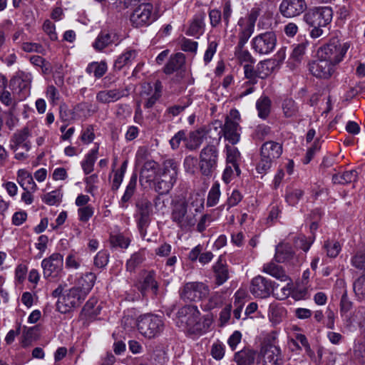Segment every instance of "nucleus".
I'll return each instance as SVG.
<instances>
[{
    "label": "nucleus",
    "mask_w": 365,
    "mask_h": 365,
    "mask_svg": "<svg viewBox=\"0 0 365 365\" xmlns=\"http://www.w3.org/2000/svg\"><path fill=\"white\" fill-rule=\"evenodd\" d=\"M204 208V199L198 193L191 194L187 200H179L172 203L171 220L180 229L187 230L196 222V214Z\"/></svg>",
    "instance_id": "obj_1"
},
{
    "label": "nucleus",
    "mask_w": 365,
    "mask_h": 365,
    "mask_svg": "<svg viewBox=\"0 0 365 365\" xmlns=\"http://www.w3.org/2000/svg\"><path fill=\"white\" fill-rule=\"evenodd\" d=\"M332 15V9L329 6L314 8L304 14V21L312 28L309 34L312 38L323 35L322 29L331 21Z\"/></svg>",
    "instance_id": "obj_2"
},
{
    "label": "nucleus",
    "mask_w": 365,
    "mask_h": 365,
    "mask_svg": "<svg viewBox=\"0 0 365 365\" xmlns=\"http://www.w3.org/2000/svg\"><path fill=\"white\" fill-rule=\"evenodd\" d=\"M178 317L182 323L185 324L188 331L192 334L205 332L211 323L210 319L207 317L204 322H201L200 312L194 305H187L180 308L178 312Z\"/></svg>",
    "instance_id": "obj_3"
},
{
    "label": "nucleus",
    "mask_w": 365,
    "mask_h": 365,
    "mask_svg": "<svg viewBox=\"0 0 365 365\" xmlns=\"http://www.w3.org/2000/svg\"><path fill=\"white\" fill-rule=\"evenodd\" d=\"M220 142V135H216L200 151L199 166L203 175H211L217 167Z\"/></svg>",
    "instance_id": "obj_4"
},
{
    "label": "nucleus",
    "mask_w": 365,
    "mask_h": 365,
    "mask_svg": "<svg viewBox=\"0 0 365 365\" xmlns=\"http://www.w3.org/2000/svg\"><path fill=\"white\" fill-rule=\"evenodd\" d=\"M349 47V42H341L337 38H333L317 49V56L336 66L344 60Z\"/></svg>",
    "instance_id": "obj_5"
},
{
    "label": "nucleus",
    "mask_w": 365,
    "mask_h": 365,
    "mask_svg": "<svg viewBox=\"0 0 365 365\" xmlns=\"http://www.w3.org/2000/svg\"><path fill=\"white\" fill-rule=\"evenodd\" d=\"M220 127V123L215 122L207 126L200 128L185 135V148L190 150H195L200 148L204 140H210L216 135H220V132H217V128Z\"/></svg>",
    "instance_id": "obj_6"
},
{
    "label": "nucleus",
    "mask_w": 365,
    "mask_h": 365,
    "mask_svg": "<svg viewBox=\"0 0 365 365\" xmlns=\"http://www.w3.org/2000/svg\"><path fill=\"white\" fill-rule=\"evenodd\" d=\"M139 332L146 338L153 339L160 334L164 329L163 320L154 314H145L138 319Z\"/></svg>",
    "instance_id": "obj_7"
},
{
    "label": "nucleus",
    "mask_w": 365,
    "mask_h": 365,
    "mask_svg": "<svg viewBox=\"0 0 365 365\" xmlns=\"http://www.w3.org/2000/svg\"><path fill=\"white\" fill-rule=\"evenodd\" d=\"M240 115L237 110H232L230 115L227 116L225 124L217 128V132L223 133L225 140H227L232 145L237 144L240 138L239 120ZM219 123V121H217ZM220 123H221L220 122ZM222 135H220V138Z\"/></svg>",
    "instance_id": "obj_8"
},
{
    "label": "nucleus",
    "mask_w": 365,
    "mask_h": 365,
    "mask_svg": "<svg viewBox=\"0 0 365 365\" xmlns=\"http://www.w3.org/2000/svg\"><path fill=\"white\" fill-rule=\"evenodd\" d=\"M85 296L77 287H73L64 292L60 299H58L56 306L61 313H67L73 308L79 307L85 300Z\"/></svg>",
    "instance_id": "obj_9"
},
{
    "label": "nucleus",
    "mask_w": 365,
    "mask_h": 365,
    "mask_svg": "<svg viewBox=\"0 0 365 365\" xmlns=\"http://www.w3.org/2000/svg\"><path fill=\"white\" fill-rule=\"evenodd\" d=\"M207 285L200 282H187L180 289V297L185 302H198L208 296Z\"/></svg>",
    "instance_id": "obj_10"
},
{
    "label": "nucleus",
    "mask_w": 365,
    "mask_h": 365,
    "mask_svg": "<svg viewBox=\"0 0 365 365\" xmlns=\"http://www.w3.org/2000/svg\"><path fill=\"white\" fill-rule=\"evenodd\" d=\"M277 45V36L274 31H266L255 36L251 40L253 51L259 55H267L272 52Z\"/></svg>",
    "instance_id": "obj_11"
},
{
    "label": "nucleus",
    "mask_w": 365,
    "mask_h": 365,
    "mask_svg": "<svg viewBox=\"0 0 365 365\" xmlns=\"http://www.w3.org/2000/svg\"><path fill=\"white\" fill-rule=\"evenodd\" d=\"M63 266V255L60 253H53L41 262L43 277L50 280L58 277L62 272Z\"/></svg>",
    "instance_id": "obj_12"
},
{
    "label": "nucleus",
    "mask_w": 365,
    "mask_h": 365,
    "mask_svg": "<svg viewBox=\"0 0 365 365\" xmlns=\"http://www.w3.org/2000/svg\"><path fill=\"white\" fill-rule=\"evenodd\" d=\"M308 69L314 77L327 80L335 73L336 66L325 58L317 56V59L308 63Z\"/></svg>",
    "instance_id": "obj_13"
},
{
    "label": "nucleus",
    "mask_w": 365,
    "mask_h": 365,
    "mask_svg": "<svg viewBox=\"0 0 365 365\" xmlns=\"http://www.w3.org/2000/svg\"><path fill=\"white\" fill-rule=\"evenodd\" d=\"M155 19L151 4H142L130 15V22L136 28L150 25Z\"/></svg>",
    "instance_id": "obj_14"
},
{
    "label": "nucleus",
    "mask_w": 365,
    "mask_h": 365,
    "mask_svg": "<svg viewBox=\"0 0 365 365\" xmlns=\"http://www.w3.org/2000/svg\"><path fill=\"white\" fill-rule=\"evenodd\" d=\"M138 227L143 237L146 232V227L150 222V215L152 213L151 202L146 197H142L135 203Z\"/></svg>",
    "instance_id": "obj_15"
},
{
    "label": "nucleus",
    "mask_w": 365,
    "mask_h": 365,
    "mask_svg": "<svg viewBox=\"0 0 365 365\" xmlns=\"http://www.w3.org/2000/svg\"><path fill=\"white\" fill-rule=\"evenodd\" d=\"M264 365H282L284 361L280 347L274 343H264L260 350Z\"/></svg>",
    "instance_id": "obj_16"
},
{
    "label": "nucleus",
    "mask_w": 365,
    "mask_h": 365,
    "mask_svg": "<svg viewBox=\"0 0 365 365\" xmlns=\"http://www.w3.org/2000/svg\"><path fill=\"white\" fill-rule=\"evenodd\" d=\"M274 258L278 263H286L292 266H297L300 264L291 245L284 242L276 246Z\"/></svg>",
    "instance_id": "obj_17"
},
{
    "label": "nucleus",
    "mask_w": 365,
    "mask_h": 365,
    "mask_svg": "<svg viewBox=\"0 0 365 365\" xmlns=\"http://www.w3.org/2000/svg\"><path fill=\"white\" fill-rule=\"evenodd\" d=\"M162 83L157 81L153 86L149 83H144L142 85L140 97L145 101L144 106L147 108H152L159 100L162 95Z\"/></svg>",
    "instance_id": "obj_18"
},
{
    "label": "nucleus",
    "mask_w": 365,
    "mask_h": 365,
    "mask_svg": "<svg viewBox=\"0 0 365 365\" xmlns=\"http://www.w3.org/2000/svg\"><path fill=\"white\" fill-rule=\"evenodd\" d=\"M306 9L304 0H282L279 10L284 17L292 18L302 14Z\"/></svg>",
    "instance_id": "obj_19"
},
{
    "label": "nucleus",
    "mask_w": 365,
    "mask_h": 365,
    "mask_svg": "<svg viewBox=\"0 0 365 365\" xmlns=\"http://www.w3.org/2000/svg\"><path fill=\"white\" fill-rule=\"evenodd\" d=\"M272 282L265 277L258 275L251 282L250 292L256 297L266 298L272 292Z\"/></svg>",
    "instance_id": "obj_20"
},
{
    "label": "nucleus",
    "mask_w": 365,
    "mask_h": 365,
    "mask_svg": "<svg viewBox=\"0 0 365 365\" xmlns=\"http://www.w3.org/2000/svg\"><path fill=\"white\" fill-rule=\"evenodd\" d=\"M128 96L127 88H113L102 90L96 93V101L103 104H109L115 103L123 97Z\"/></svg>",
    "instance_id": "obj_21"
},
{
    "label": "nucleus",
    "mask_w": 365,
    "mask_h": 365,
    "mask_svg": "<svg viewBox=\"0 0 365 365\" xmlns=\"http://www.w3.org/2000/svg\"><path fill=\"white\" fill-rule=\"evenodd\" d=\"M31 136V131L28 127L17 130L12 136L11 140V148L14 151L23 149L28 152L31 148V143L29 138Z\"/></svg>",
    "instance_id": "obj_22"
},
{
    "label": "nucleus",
    "mask_w": 365,
    "mask_h": 365,
    "mask_svg": "<svg viewBox=\"0 0 365 365\" xmlns=\"http://www.w3.org/2000/svg\"><path fill=\"white\" fill-rule=\"evenodd\" d=\"M158 282L156 279V273L153 270L145 272L142 281L138 283V289L142 293L145 294L148 291H151L156 295L158 292Z\"/></svg>",
    "instance_id": "obj_23"
},
{
    "label": "nucleus",
    "mask_w": 365,
    "mask_h": 365,
    "mask_svg": "<svg viewBox=\"0 0 365 365\" xmlns=\"http://www.w3.org/2000/svg\"><path fill=\"white\" fill-rule=\"evenodd\" d=\"M205 17L206 14L203 11L196 14L186 31V34L198 38L205 31Z\"/></svg>",
    "instance_id": "obj_24"
},
{
    "label": "nucleus",
    "mask_w": 365,
    "mask_h": 365,
    "mask_svg": "<svg viewBox=\"0 0 365 365\" xmlns=\"http://www.w3.org/2000/svg\"><path fill=\"white\" fill-rule=\"evenodd\" d=\"M138 175L133 173L128 185L125 187V192L118 202V205L121 209L126 210L136 191Z\"/></svg>",
    "instance_id": "obj_25"
},
{
    "label": "nucleus",
    "mask_w": 365,
    "mask_h": 365,
    "mask_svg": "<svg viewBox=\"0 0 365 365\" xmlns=\"http://www.w3.org/2000/svg\"><path fill=\"white\" fill-rule=\"evenodd\" d=\"M158 163L153 160L146 161L140 171V182L144 186L145 184L150 185L156 178Z\"/></svg>",
    "instance_id": "obj_26"
},
{
    "label": "nucleus",
    "mask_w": 365,
    "mask_h": 365,
    "mask_svg": "<svg viewBox=\"0 0 365 365\" xmlns=\"http://www.w3.org/2000/svg\"><path fill=\"white\" fill-rule=\"evenodd\" d=\"M282 153V144L275 141H267L262 144L260 148V155L273 160L279 158Z\"/></svg>",
    "instance_id": "obj_27"
},
{
    "label": "nucleus",
    "mask_w": 365,
    "mask_h": 365,
    "mask_svg": "<svg viewBox=\"0 0 365 365\" xmlns=\"http://www.w3.org/2000/svg\"><path fill=\"white\" fill-rule=\"evenodd\" d=\"M118 41V36L114 32L101 31L93 43V47L98 51H103L105 48Z\"/></svg>",
    "instance_id": "obj_28"
},
{
    "label": "nucleus",
    "mask_w": 365,
    "mask_h": 365,
    "mask_svg": "<svg viewBox=\"0 0 365 365\" xmlns=\"http://www.w3.org/2000/svg\"><path fill=\"white\" fill-rule=\"evenodd\" d=\"M237 44H240V47L245 46L255 31V26L240 19L237 21Z\"/></svg>",
    "instance_id": "obj_29"
},
{
    "label": "nucleus",
    "mask_w": 365,
    "mask_h": 365,
    "mask_svg": "<svg viewBox=\"0 0 365 365\" xmlns=\"http://www.w3.org/2000/svg\"><path fill=\"white\" fill-rule=\"evenodd\" d=\"M31 81V73L21 71L10 81V84L13 86H17L21 92L26 94L30 90Z\"/></svg>",
    "instance_id": "obj_30"
},
{
    "label": "nucleus",
    "mask_w": 365,
    "mask_h": 365,
    "mask_svg": "<svg viewBox=\"0 0 365 365\" xmlns=\"http://www.w3.org/2000/svg\"><path fill=\"white\" fill-rule=\"evenodd\" d=\"M96 279V276L94 273L87 272L77 279L74 287L87 297L94 285Z\"/></svg>",
    "instance_id": "obj_31"
},
{
    "label": "nucleus",
    "mask_w": 365,
    "mask_h": 365,
    "mask_svg": "<svg viewBox=\"0 0 365 365\" xmlns=\"http://www.w3.org/2000/svg\"><path fill=\"white\" fill-rule=\"evenodd\" d=\"M176 180L158 174L154 181L155 190L160 195L167 194L175 183Z\"/></svg>",
    "instance_id": "obj_32"
},
{
    "label": "nucleus",
    "mask_w": 365,
    "mask_h": 365,
    "mask_svg": "<svg viewBox=\"0 0 365 365\" xmlns=\"http://www.w3.org/2000/svg\"><path fill=\"white\" fill-rule=\"evenodd\" d=\"M16 180L24 190L36 191L37 190V185L31 174L25 169H21L17 172Z\"/></svg>",
    "instance_id": "obj_33"
},
{
    "label": "nucleus",
    "mask_w": 365,
    "mask_h": 365,
    "mask_svg": "<svg viewBox=\"0 0 365 365\" xmlns=\"http://www.w3.org/2000/svg\"><path fill=\"white\" fill-rule=\"evenodd\" d=\"M212 269L217 285H222L228 279L229 271L227 265L222 262L221 258L213 265Z\"/></svg>",
    "instance_id": "obj_34"
},
{
    "label": "nucleus",
    "mask_w": 365,
    "mask_h": 365,
    "mask_svg": "<svg viewBox=\"0 0 365 365\" xmlns=\"http://www.w3.org/2000/svg\"><path fill=\"white\" fill-rule=\"evenodd\" d=\"M277 64V61L274 59H267L259 61L256 66L258 78L262 79L267 78L274 71Z\"/></svg>",
    "instance_id": "obj_35"
},
{
    "label": "nucleus",
    "mask_w": 365,
    "mask_h": 365,
    "mask_svg": "<svg viewBox=\"0 0 365 365\" xmlns=\"http://www.w3.org/2000/svg\"><path fill=\"white\" fill-rule=\"evenodd\" d=\"M185 57L182 53H178L171 56L164 67V73L171 74L175 71L180 69L185 64Z\"/></svg>",
    "instance_id": "obj_36"
},
{
    "label": "nucleus",
    "mask_w": 365,
    "mask_h": 365,
    "mask_svg": "<svg viewBox=\"0 0 365 365\" xmlns=\"http://www.w3.org/2000/svg\"><path fill=\"white\" fill-rule=\"evenodd\" d=\"M263 272L272 276L273 277L282 281L286 282L289 280V277L286 274L282 267L274 262L264 264L262 269Z\"/></svg>",
    "instance_id": "obj_37"
},
{
    "label": "nucleus",
    "mask_w": 365,
    "mask_h": 365,
    "mask_svg": "<svg viewBox=\"0 0 365 365\" xmlns=\"http://www.w3.org/2000/svg\"><path fill=\"white\" fill-rule=\"evenodd\" d=\"M255 351L245 348L235 353V361L237 365H252L255 359Z\"/></svg>",
    "instance_id": "obj_38"
},
{
    "label": "nucleus",
    "mask_w": 365,
    "mask_h": 365,
    "mask_svg": "<svg viewBox=\"0 0 365 365\" xmlns=\"http://www.w3.org/2000/svg\"><path fill=\"white\" fill-rule=\"evenodd\" d=\"M358 178V173L355 170L336 173L332 176V182L334 184L346 185L355 182Z\"/></svg>",
    "instance_id": "obj_39"
},
{
    "label": "nucleus",
    "mask_w": 365,
    "mask_h": 365,
    "mask_svg": "<svg viewBox=\"0 0 365 365\" xmlns=\"http://www.w3.org/2000/svg\"><path fill=\"white\" fill-rule=\"evenodd\" d=\"M225 150L227 154V163H231L236 172L237 175H240V169L238 165V161L240 158V153L237 148L230 146L229 145H225Z\"/></svg>",
    "instance_id": "obj_40"
},
{
    "label": "nucleus",
    "mask_w": 365,
    "mask_h": 365,
    "mask_svg": "<svg viewBox=\"0 0 365 365\" xmlns=\"http://www.w3.org/2000/svg\"><path fill=\"white\" fill-rule=\"evenodd\" d=\"M178 167V163L173 159H166L163 163L159 174L176 180Z\"/></svg>",
    "instance_id": "obj_41"
},
{
    "label": "nucleus",
    "mask_w": 365,
    "mask_h": 365,
    "mask_svg": "<svg viewBox=\"0 0 365 365\" xmlns=\"http://www.w3.org/2000/svg\"><path fill=\"white\" fill-rule=\"evenodd\" d=\"M96 304L97 300L96 299H90L83 307L81 316L87 319H91L99 314L101 308Z\"/></svg>",
    "instance_id": "obj_42"
},
{
    "label": "nucleus",
    "mask_w": 365,
    "mask_h": 365,
    "mask_svg": "<svg viewBox=\"0 0 365 365\" xmlns=\"http://www.w3.org/2000/svg\"><path fill=\"white\" fill-rule=\"evenodd\" d=\"M108 70L107 64L105 61L90 63L86 67V71L88 74H93L96 78H101Z\"/></svg>",
    "instance_id": "obj_43"
},
{
    "label": "nucleus",
    "mask_w": 365,
    "mask_h": 365,
    "mask_svg": "<svg viewBox=\"0 0 365 365\" xmlns=\"http://www.w3.org/2000/svg\"><path fill=\"white\" fill-rule=\"evenodd\" d=\"M282 108L285 118H296L299 115V107L292 98L284 99L282 104Z\"/></svg>",
    "instance_id": "obj_44"
},
{
    "label": "nucleus",
    "mask_w": 365,
    "mask_h": 365,
    "mask_svg": "<svg viewBox=\"0 0 365 365\" xmlns=\"http://www.w3.org/2000/svg\"><path fill=\"white\" fill-rule=\"evenodd\" d=\"M256 108L259 117L265 119L270 113L271 100L267 96H261L257 101Z\"/></svg>",
    "instance_id": "obj_45"
},
{
    "label": "nucleus",
    "mask_w": 365,
    "mask_h": 365,
    "mask_svg": "<svg viewBox=\"0 0 365 365\" xmlns=\"http://www.w3.org/2000/svg\"><path fill=\"white\" fill-rule=\"evenodd\" d=\"M145 259V250L141 249L133 253L130 258L126 262V269L129 272H133L142 264Z\"/></svg>",
    "instance_id": "obj_46"
},
{
    "label": "nucleus",
    "mask_w": 365,
    "mask_h": 365,
    "mask_svg": "<svg viewBox=\"0 0 365 365\" xmlns=\"http://www.w3.org/2000/svg\"><path fill=\"white\" fill-rule=\"evenodd\" d=\"M98 150V148L92 149L81 163L82 169L86 175L91 173L93 170V166L97 159Z\"/></svg>",
    "instance_id": "obj_47"
},
{
    "label": "nucleus",
    "mask_w": 365,
    "mask_h": 365,
    "mask_svg": "<svg viewBox=\"0 0 365 365\" xmlns=\"http://www.w3.org/2000/svg\"><path fill=\"white\" fill-rule=\"evenodd\" d=\"M136 57L135 50H128L118 56L114 63V67L120 70L123 66L130 63Z\"/></svg>",
    "instance_id": "obj_48"
},
{
    "label": "nucleus",
    "mask_w": 365,
    "mask_h": 365,
    "mask_svg": "<svg viewBox=\"0 0 365 365\" xmlns=\"http://www.w3.org/2000/svg\"><path fill=\"white\" fill-rule=\"evenodd\" d=\"M245 77L247 79L244 85L255 86L257 83L258 73L256 68L250 64H245L243 66Z\"/></svg>",
    "instance_id": "obj_49"
},
{
    "label": "nucleus",
    "mask_w": 365,
    "mask_h": 365,
    "mask_svg": "<svg viewBox=\"0 0 365 365\" xmlns=\"http://www.w3.org/2000/svg\"><path fill=\"white\" fill-rule=\"evenodd\" d=\"M244 47L245 46L240 47V44H237L235 51V56L241 63H245L246 64H249L250 63H253V57L249 51L244 49Z\"/></svg>",
    "instance_id": "obj_50"
},
{
    "label": "nucleus",
    "mask_w": 365,
    "mask_h": 365,
    "mask_svg": "<svg viewBox=\"0 0 365 365\" xmlns=\"http://www.w3.org/2000/svg\"><path fill=\"white\" fill-rule=\"evenodd\" d=\"M220 197V185L217 182H215L212 185L211 189L209 191L207 200V205L208 207L215 206L218 202Z\"/></svg>",
    "instance_id": "obj_51"
},
{
    "label": "nucleus",
    "mask_w": 365,
    "mask_h": 365,
    "mask_svg": "<svg viewBox=\"0 0 365 365\" xmlns=\"http://www.w3.org/2000/svg\"><path fill=\"white\" fill-rule=\"evenodd\" d=\"M62 194L60 190H55L43 195L42 200L48 205H55L61 201Z\"/></svg>",
    "instance_id": "obj_52"
},
{
    "label": "nucleus",
    "mask_w": 365,
    "mask_h": 365,
    "mask_svg": "<svg viewBox=\"0 0 365 365\" xmlns=\"http://www.w3.org/2000/svg\"><path fill=\"white\" fill-rule=\"evenodd\" d=\"M306 48L307 43L297 44L293 48L290 59L294 61L296 64L300 63L305 54Z\"/></svg>",
    "instance_id": "obj_53"
},
{
    "label": "nucleus",
    "mask_w": 365,
    "mask_h": 365,
    "mask_svg": "<svg viewBox=\"0 0 365 365\" xmlns=\"http://www.w3.org/2000/svg\"><path fill=\"white\" fill-rule=\"evenodd\" d=\"M77 213L79 221L87 222L94 214V207L91 205L79 207Z\"/></svg>",
    "instance_id": "obj_54"
},
{
    "label": "nucleus",
    "mask_w": 365,
    "mask_h": 365,
    "mask_svg": "<svg viewBox=\"0 0 365 365\" xmlns=\"http://www.w3.org/2000/svg\"><path fill=\"white\" fill-rule=\"evenodd\" d=\"M324 249L327 251V255L329 257H336L341 251V245L336 241H327L324 245Z\"/></svg>",
    "instance_id": "obj_55"
},
{
    "label": "nucleus",
    "mask_w": 365,
    "mask_h": 365,
    "mask_svg": "<svg viewBox=\"0 0 365 365\" xmlns=\"http://www.w3.org/2000/svg\"><path fill=\"white\" fill-rule=\"evenodd\" d=\"M0 101L6 106L14 108L17 103V101L14 94L6 88L0 93Z\"/></svg>",
    "instance_id": "obj_56"
},
{
    "label": "nucleus",
    "mask_w": 365,
    "mask_h": 365,
    "mask_svg": "<svg viewBox=\"0 0 365 365\" xmlns=\"http://www.w3.org/2000/svg\"><path fill=\"white\" fill-rule=\"evenodd\" d=\"M284 309L277 304H271L269 307V317L274 322H278L280 318L283 317Z\"/></svg>",
    "instance_id": "obj_57"
},
{
    "label": "nucleus",
    "mask_w": 365,
    "mask_h": 365,
    "mask_svg": "<svg viewBox=\"0 0 365 365\" xmlns=\"http://www.w3.org/2000/svg\"><path fill=\"white\" fill-rule=\"evenodd\" d=\"M110 241L113 247H119L124 249H126L130 242V240L128 237H126L121 234L112 235Z\"/></svg>",
    "instance_id": "obj_58"
},
{
    "label": "nucleus",
    "mask_w": 365,
    "mask_h": 365,
    "mask_svg": "<svg viewBox=\"0 0 365 365\" xmlns=\"http://www.w3.org/2000/svg\"><path fill=\"white\" fill-rule=\"evenodd\" d=\"M225 345L222 343L216 341L212 344L210 349V354L215 359H222L225 356Z\"/></svg>",
    "instance_id": "obj_59"
},
{
    "label": "nucleus",
    "mask_w": 365,
    "mask_h": 365,
    "mask_svg": "<svg viewBox=\"0 0 365 365\" xmlns=\"http://www.w3.org/2000/svg\"><path fill=\"white\" fill-rule=\"evenodd\" d=\"M273 161L270 158H264L262 155H260V160L256 166L257 173L260 174L266 173L271 168Z\"/></svg>",
    "instance_id": "obj_60"
},
{
    "label": "nucleus",
    "mask_w": 365,
    "mask_h": 365,
    "mask_svg": "<svg viewBox=\"0 0 365 365\" xmlns=\"http://www.w3.org/2000/svg\"><path fill=\"white\" fill-rule=\"evenodd\" d=\"M354 291L359 297H365V274L361 275L354 282Z\"/></svg>",
    "instance_id": "obj_61"
},
{
    "label": "nucleus",
    "mask_w": 365,
    "mask_h": 365,
    "mask_svg": "<svg viewBox=\"0 0 365 365\" xmlns=\"http://www.w3.org/2000/svg\"><path fill=\"white\" fill-rule=\"evenodd\" d=\"M351 263L357 269L365 272V249L358 252L352 258Z\"/></svg>",
    "instance_id": "obj_62"
},
{
    "label": "nucleus",
    "mask_w": 365,
    "mask_h": 365,
    "mask_svg": "<svg viewBox=\"0 0 365 365\" xmlns=\"http://www.w3.org/2000/svg\"><path fill=\"white\" fill-rule=\"evenodd\" d=\"M182 141L185 143V131L182 130L175 134V135L170 140V145L173 150H177Z\"/></svg>",
    "instance_id": "obj_63"
},
{
    "label": "nucleus",
    "mask_w": 365,
    "mask_h": 365,
    "mask_svg": "<svg viewBox=\"0 0 365 365\" xmlns=\"http://www.w3.org/2000/svg\"><path fill=\"white\" fill-rule=\"evenodd\" d=\"M191 103L190 100L182 105H175L170 107H168L166 109L165 114L170 115L173 117L178 115L180 113H182L189 105Z\"/></svg>",
    "instance_id": "obj_64"
}]
</instances>
